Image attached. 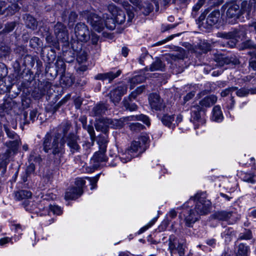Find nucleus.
<instances>
[{"label":"nucleus","instance_id":"nucleus-1","mask_svg":"<svg viewBox=\"0 0 256 256\" xmlns=\"http://www.w3.org/2000/svg\"><path fill=\"white\" fill-rule=\"evenodd\" d=\"M70 128L69 123L64 122L58 126L53 135L50 132H47L42 138L44 151L46 153L50 152L56 158H60L65 154L66 143L72 154L79 152V138L73 132L68 134Z\"/></svg>","mask_w":256,"mask_h":256},{"label":"nucleus","instance_id":"nucleus-2","mask_svg":"<svg viewBox=\"0 0 256 256\" xmlns=\"http://www.w3.org/2000/svg\"><path fill=\"white\" fill-rule=\"evenodd\" d=\"M202 196V194L197 193L182 206L183 210L181 214L184 216L188 227L192 226L200 216L206 215L210 212L211 202Z\"/></svg>","mask_w":256,"mask_h":256},{"label":"nucleus","instance_id":"nucleus-3","mask_svg":"<svg viewBox=\"0 0 256 256\" xmlns=\"http://www.w3.org/2000/svg\"><path fill=\"white\" fill-rule=\"evenodd\" d=\"M136 120L142 121L148 126H150V124L149 118L146 115L141 114L126 116L119 120L103 118L100 120L99 123L95 125V127L97 130H100L106 133L109 127L113 128H120L123 127L126 122Z\"/></svg>","mask_w":256,"mask_h":256},{"label":"nucleus","instance_id":"nucleus-4","mask_svg":"<svg viewBox=\"0 0 256 256\" xmlns=\"http://www.w3.org/2000/svg\"><path fill=\"white\" fill-rule=\"evenodd\" d=\"M83 16L87 20L88 23L96 31L100 32L104 28L109 30H113L115 28L114 20L112 18H109L108 14H104L102 15V18L90 12H84Z\"/></svg>","mask_w":256,"mask_h":256},{"label":"nucleus","instance_id":"nucleus-5","mask_svg":"<svg viewBox=\"0 0 256 256\" xmlns=\"http://www.w3.org/2000/svg\"><path fill=\"white\" fill-rule=\"evenodd\" d=\"M168 250L171 256L173 254L177 252L179 256H184L187 248L186 240L184 238H178L174 234H171L168 238Z\"/></svg>","mask_w":256,"mask_h":256},{"label":"nucleus","instance_id":"nucleus-6","mask_svg":"<svg viewBox=\"0 0 256 256\" xmlns=\"http://www.w3.org/2000/svg\"><path fill=\"white\" fill-rule=\"evenodd\" d=\"M140 141H134L130 148H128L124 152L120 155L119 158L123 163L127 162L130 161L132 158L134 157L135 154L136 152L142 153L145 150L142 146L140 145Z\"/></svg>","mask_w":256,"mask_h":256},{"label":"nucleus","instance_id":"nucleus-7","mask_svg":"<svg viewBox=\"0 0 256 256\" xmlns=\"http://www.w3.org/2000/svg\"><path fill=\"white\" fill-rule=\"evenodd\" d=\"M38 210H33L36 213H40V216L50 215V212L54 214L60 215L62 214L60 207L56 205H52L44 199L38 204Z\"/></svg>","mask_w":256,"mask_h":256},{"label":"nucleus","instance_id":"nucleus-8","mask_svg":"<svg viewBox=\"0 0 256 256\" xmlns=\"http://www.w3.org/2000/svg\"><path fill=\"white\" fill-rule=\"evenodd\" d=\"M54 34L58 42L68 44V33L66 26L61 22H57L54 26Z\"/></svg>","mask_w":256,"mask_h":256},{"label":"nucleus","instance_id":"nucleus-9","mask_svg":"<svg viewBox=\"0 0 256 256\" xmlns=\"http://www.w3.org/2000/svg\"><path fill=\"white\" fill-rule=\"evenodd\" d=\"M108 11L112 14L111 17L109 16V18H112L114 20L115 26L116 24H120L124 22L126 16L124 12L119 9L114 4H110L108 7Z\"/></svg>","mask_w":256,"mask_h":256},{"label":"nucleus","instance_id":"nucleus-10","mask_svg":"<svg viewBox=\"0 0 256 256\" xmlns=\"http://www.w3.org/2000/svg\"><path fill=\"white\" fill-rule=\"evenodd\" d=\"M217 36L219 38H223L224 42V46L230 48L234 47L238 42V32L234 30L228 32H218Z\"/></svg>","mask_w":256,"mask_h":256},{"label":"nucleus","instance_id":"nucleus-11","mask_svg":"<svg viewBox=\"0 0 256 256\" xmlns=\"http://www.w3.org/2000/svg\"><path fill=\"white\" fill-rule=\"evenodd\" d=\"M74 33L78 40L82 42H86L90 38L89 30L84 23L76 24L74 28Z\"/></svg>","mask_w":256,"mask_h":256},{"label":"nucleus","instance_id":"nucleus-12","mask_svg":"<svg viewBox=\"0 0 256 256\" xmlns=\"http://www.w3.org/2000/svg\"><path fill=\"white\" fill-rule=\"evenodd\" d=\"M127 86L125 84H121L112 90L110 92V100L115 105L121 100L122 97L126 93Z\"/></svg>","mask_w":256,"mask_h":256},{"label":"nucleus","instance_id":"nucleus-13","mask_svg":"<svg viewBox=\"0 0 256 256\" xmlns=\"http://www.w3.org/2000/svg\"><path fill=\"white\" fill-rule=\"evenodd\" d=\"M148 100L151 108L156 111H161L166 106L163 100L156 94H150Z\"/></svg>","mask_w":256,"mask_h":256},{"label":"nucleus","instance_id":"nucleus-14","mask_svg":"<svg viewBox=\"0 0 256 256\" xmlns=\"http://www.w3.org/2000/svg\"><path fill=\"white\" fill-rule=\"evenodd\" d=\"M241 8L243 14L246 13L248 16H250L256 10V0H249L248 2L243 1L241 4Z\"/></svg>","mask_w":256,"mask_h":256},{"label":"nucleus","instance_id":"nucleus-15","mask_svg":"<svg viewBox=\"0 0 256 256\" xmlns=\"http://www.w3.org/2000/svg\"><path fill=\"white\" fill-rule=\"evenodd\" d=\"M226 7V14L228 18H237L240 12L239 6L236 4H230L224 5L222 8Z\"/></svg>","mask_w":256,"mask_h":256},{"label":"nucleus","instance_id":"nucleus-16","mask_svg":"<svg viewBox=\"0 0 256 256\" xmlns=\"http://www.w3.org/2000/svg\"><path fill=\"white\" fill-rule=\"evenodd\" d=\"M202 109L198 105H194L191 108V120L194 122H204L203 118L201 116Z\"/></svg>","mask_w":256,"mask_h":256},{"label":"nucleus","instance_id":"nucleus-17","mask_svg":"<svg viewBox=\"0 0 256 256\" xmlns=\"http://www.w3.org/2000/svg\"><path fill=\"white\" fill-rule=\"evenodd\" d=\"M121 74V70L116 72H110L103 74H99L96 76V78L99 80H108L110 82L114 78L118 77Z\"/></svg>","mask_w":256,"mask_h":256},{"label":"nucleus","instance_id":"nucleus-18","mask_svg":"<svg viewBox=\"0 0 256 256\" xmlns=\"http://www.w3.org/2000/svg\"><path fill=\"white\" fill-rule=\"evenodd\" d=\"M220 14L218 10H214L211 12L206 20V24L208 26H212L216 24L219 20Z\"/></svg>","mask_w":256,"mask_h":256},{"label":"nucleus","instance_id":"nucleus-19","mask_svg":"<svg viewBox=\"0 0 256 256\" xmlns=\"http://www.w3.org/2000/svg\"><path fill=\"white\" fill-rule=\"evenodd\" d=\"M108 108V106L106 104H98L92 108L90 112V115L93 116H100L105 114Z\"/></svg>","mask_w":256,"mask_h":256},{"label":"nucleus","instance_id":"nucleus-20","mask_svg":"<svg viewBox=\"0 0 256 256\" xmlns=\"http://www.w3.org/2000/svg\"><path fill=\"white\" fill-rule=\"evenodd\" d=\"M83 191H82L80 188L72 187L68 188L66 191L65 198L66 200L76 199L80 197Z\"/></svg>","mask_w":256,"mask_h":256},{"label":"nucleus","instance_id":"nucleus-21","mask_svg":"<svg viewBox=\"0 0 256 256\" xmlns=\"http://www.w3.org/2000/svg\"><path fill=\"white\" fill-rule=\"evenodd\" d=\"M217 101V97L214 95L207 96L202 99L199 102V105L202 108H203L210 107L214 104Z\"/></svg>","mask_w":256,"mask_h":256},{"label":"nucleus","instance_id":"nucleus-22","mask_svg":"<svg viewBox=\"0 0 256 256\" xmlns=\"http://www.w3.org/2000/svg\"><path fill=\"white\" fill-rule=\"evenodd\" d=\"M158 117L162 124L165 126L170 128H173L175 127L174 124H172V122L174 120V115H168V114H165L162 116H158Z\"/></svg>","mask_w":256,"mask_h":256},{"label":"nucleus","instance_id":"nucleus-23","mask_svg":"<svg viewBox=\"0 0 256 256\" xmlns=\"http://www.w3.org/2000/svg\"><path fill=\"white\" fill-rule=\"evenodd\" d=\"M224 118V116L220 106H216L212 109V119L216 122H221Z\"/></svg>","mask_w":256,"mask_h":256},{"label":"nucleus","instance_id":"nucleus-24","mask_svg":"<svg viewBox=\"0 0 256 256\" xmlns=\"http://www.w3.org/2000/svg\"><path fill=\"white\" fill-rule=\"evenodd\" d=\"M232 213L230 212L220 211L214 214V218L220 220L228 222L232 217Z\"/></svg>","mask_w":256,"mask_h":256},{"label":"nucleus","instance_id":"nucleus-25","mask_svg":"<svg viewBox=\"0 0 256 256\" xmlns=\"http://www.w3.org/2000/svg\"><path fill=\"white\" fill-rule=\"evenodd\" d=\"M138 8L142 12L145 16L149 14L152 10V6L148 2H141L138 4Z\"/></svg>","mask_w":256,"mask_h":256},{"label":"nucleus","instance_id":"nucleus-26","mask_svg":"<svg viewBox=\"0 0 256 256\" xmlns=\"http://www.w3.org/2000/svg\"><path fill=\"white\" fill-rule=\"evenodd\" d=\"M165 64L162 62V61L157 58L153 62L150 68V70L153 72L156 70L162 71L164 70Z\"/></svg>","mask_w":256,"mask_h":256},{"label":"nucleus","instance_id":"nucleus-27","mask_svg":"<svg viewBox=\"0 0 256 256\" xmlns=\"http://www.w3.org/2000/svg\"><path fill=\"white\" fill-rule=\"evenodd\" d=\"M106 151H102L101 150H99L98 152L94 153L92 160L96 162H102L107 160V157L105 154Z\"/></svg>","mask_w":256,"mask_h":256},{"label":"nucleus","instance_id":"nucleus-28","mask_svg":"<svg viewBox=\"0 0 256 256\" xmlns=\"http://www.w3.org/2000/svg\"><path fill=\"white\" fill-rule=\"evenodd\" d=\"M122 102L124 106L127 110L130 111H134L136 110L138 108L136 104L133 102L132 99H130V98H125L124 99Z\"/></svg>","mask_w":256,"mask_h":256},{"label":"nucleus","instance_id":"nucleus-29","mask_svg":"<svg viewBox=\"0 0 256 256\" xmlns=\"http://www.w3.org/2000/svg\"><path fill=\"white\" fill-rule=\"evenodd\" d=\"M32 196V192L27 190H20L15 194V198L16 200H20L25 198H29Z\"/></svg>","mask_w":256,"mask_h":256},{"label":"nucleus","instance_id":"nucleus-30","mask_svg":"<svg viewBox=\"0 0 256 256\" xmlns=\"http://www.w3.org/2000/svg\"><path fill=\"white\" fill-rule=\"evenodd\" d=\"M82 124H83V128L87 130L88 133L89 134L90 139L92 140V144H93L94 142V140L96 138L95 136V132L93 126L92 125H88L87 126L86 124V120H84L82 121Z\"/></svg>","mask_w":256,"mask_h":256},{"label":"nucleus","instance_id":"nucleus-31","mask_svg":"<svg viewBox=\"0 0 256 256\" xmlns=\"http://www.w3.org/2000/svg\"><path fill=\"white\" fill-rule=\"evenodd\" d=\"M216 61L220 66H224V64H230L232 62L231 58L223 55L218 56V57L216 58Z\"/></svg>","mask_w":256,"mask_h":256},{"label":"nucleus","instance_id":"nucleus-32","mask_svg":"<svg viewBox=\"0 0 256 256\" xmlns=\"http://www.w3.org/2000/svg\"><path fill=\"white\" fill-rule=\"evenodd\" d=\"M124 8L126 10L127 14L128 16V21L131 22L134 18V12H133L134 8L132 6L130 5L128 2H124L122 4Z\"/></svg>","mask_w":256,"mask_h":256},{"label":"nucleus","instance_id":"nucleus-33","mask_svg":"<svg viewBox=\"0 0 256 256\" xmlns=\"http://www.w3.org/2000/svg\"><path fill=\"white\" fill-rule=\"evenodd\" d=\"M108 142V141L106 136H99L98 140L99 150H101L102 151H106Z\"/></svg>","mask_w":256,"mask_h":256},{"label":"nucleus","instance_id":"nucleus-34","mask_svg":"<svg viewBox=\"0 0 256 256\" xmlns=\"http://www.w3.org/2000/svg\"><path fill=\"white\" fill-rule=\"evenodd\" d=\"M236 94L238 96L243 97L247 96L250 92L252 94H256V89H252L250 90H248L245 88H241L240 89H237Z\"/></svg>","mask_w":256,"mask_h":256},{"label":"nucleus","instance_id":"nucleus-35","mask_svg":"<svg viewBox=\"0 0 256 256\" xmlns=\"http://www.w3.org/2000/svg\"><path fill=\"white\" fill-rule=\"evenodd\" d=\"M26 26L34 30L38 26V22L36 19L30 16H28L26 20Z\"/></svg>","mask_w":256,"mask_h":256},{"label":"nucleus","instance_id":"nucleus-36","mask_svg":"<svg viewBox=\"0 0 256 256\" xmlns=\"http://www.w3.org/2000/svg\"><path fill=\"white\" fill-rule=\"evenodd\" d=\"M248 250V247L244 244H240L238 245V251L236 256H247Z\"/></svg>","mask_w":256,"mask_h":256},{"label":"nucleus","instance_id":"nucleus-37","mask_svg":"<svg viewBox=\"0 0 256 256\" xmlns=\"http://www.w3.org/2000/svg\"><path fill=\"white\" fill-rule=\"evenodd\" d=\"M241 176L244 182L251 184H254L255 182V180L254 178V176L252 173L242 172Z\"/></svg>","mask_w":256,"mask_h":256},{"label":"nucleus","instance_id":"nucleus-38","mask_svg":"<svg viewBox=\"0 0 256 256\" xmlns=\"http://www.w3.org/2000/svg\"><path fill=\"white\" fill-rule=\"evenodd\" d=\"M252 238V232L250 230L245 229L244 232H240L239 234L238 238L240 240H250Z\"/></svg>","mask_w":256,"mask_h":256},{"label":"nucleus","instance_id":"nucleus-39","mask_svg":"<svg viewBox=\"0 0 256 256\" xmlns=\"http://www.w3.org/2000/svg\"><path fill=\"white\" fill-rule=\"evenodd\" d=\"M129 128L132 131L138 132L144 128V126L139 122H132L130 124Z\"/></svg>","mask_w":256,"mask_h":256},{"label":"nucleus","instance_id":"nucleus-40","mask_svg":"<svg viewBox=\"0 0 256 256\" xmlns=\"http://www.w3.org/2000/svg\"><path fill=\"white\" fill-rule=\"evenodd\" d=\"M87 53L84 50H81L77 54L76 60L79 64H82L86 61Z\"/></svg>","mask_w":256,"mask_h":256},{"label":"nucleus","instance_id":"nucleus-41","mask_svg":"<svg viewBox=\"0 0 256 256\" xmlns=\"http://www.w3.org/2000/svg\"><path fill=\"white\" fill-rule=\"evenodd\" d=\"M29 161L40 163L42 162V158L40 154H36L35 151H32L30 155Z\"/></svg>","mask_w":256,"mask_h":256},{"label":"nucleus","instance_id":"nucleus-42","mask_svg":"<svg viewBox=\"0 0 256 256\" xmlns=\"http://www.w3.org/2000/svg\"><path fill=\"white\" fill-rule=\"evenodd\" d=\"M204 2V0H198L197 3L194 6L192 15L194 18L196 16L197 12L200 9Z\"/></svg>","mask_w":256,"mask_h":256},{"label":"nucleus","instance_id":"nucleus-43","mask_svg":"<svg viewBox=\"0 0 256 256\" xmlns=\"http://www.w3.org/2000/svg\"><path fill=\"white\" fill-rule=\"evenodd\" d=\"M7 146L12 151L14 152L18 149L19 142L18 139L6 142Z\"/></svg>","mask_w":256,"mask_h":256},{"label":"nucleus","instance_id":"nucleus-44","mask_svg":"<svg viewBox=\"0 0 256 256\" xmlns=\"http://www.w3.org/2000/svg\"><path fill=\"white\" fill-rule=\"evenodd\" d=\"M233 230L232 228H226L224 231L222 232L221 235L222 238H224L226 240H228L231 236L233 234Z\"/></svg>","mask_w":256,"mask_h":256},{"label":"nucleus","instance_id":"nucleus-45","mask_svg":"<svg viewBox=\"0 0 256 256\" xmlns=\"http://www.w3.org/2000/svg\"><path fill=\"white\" fill-rule=\"evenodd\" d=\"M46 39V42L48 44H49L50 46H54L56 48L58 46V44L59 42L58 41L57 39L54 40L50 34L47 36Z\"/></svg>","mask_w":256,"mask_h":256},{"label":"nucleus","instance_id":"nucleus-46","mask_svg":"<svg viewBox=\"0 0 256 256\" xmlns=\"http://www.w3.org/2000/svg\"><path fill=\"white\" fill-rule=\"evenodd\" d=\"M148 140V137L146 134L141 135L138 138L137 141H140V145L142 146L143 148L146 150V144Z\"/></svg>","mask_w":256,"mask_h":256},{"label":"nucleus","instance_id":"nucleus-47","mask_svg":"<svg viewBox=\"0 0 256 256\" xmlns=\"http://www.w3.org/2000/svg\"><path fill=\"white\" fill-rule=\"evenodd\" d=\"M4 130L8 138L16 140L18 136L14 131L10 130L7 126H4Z\"/></svg>","mask_w":256,"mask_h":256},{"label":"nucleus","instance_id":"nucleus-48","mask_svg":"<svg viewBox=\"0 0 256 256\" xmlns=\"http://www.w3.org/2000/svg\"><path fill=\"white\" fill-rule=\"evenodd\" d=\"M237 89H238V88L235 87V86H232L230 88H227L223 90L221 92V96H222L224 97V96H228L229 94H232V92L236 90H237Z\"/></svg>","mask_w":256,"mask_h":256},{"label":"nucleus","instance_id":"nucleus-49","mask_svg":"<svg viewBox=\"0 0 256 256\" xmlns=\"http://www.w3.org/2000/svg\"><path fill=\"white\" fill-rule=\"evenodd\" d=\"M100 175L98 174L94 178H86L90 181V184H91V188L90 189L92 190L96 188V184L98 181V180L99 178Z\"/></svg>","mask_w":256,"mask_h":256},{"label":"nucleus","instance_id":"nucleus-50","mask_svg":"<svg viewBox=\"0 0 256 256\" xmlns=\"http://www.w3.org/2000/svg\"><path fill=\"white\" fill-rule=\"evenodd\" d=\"M86 182L82 178H78L76 180L75 184L77 188H80L82 191H83L82 188L85 184Z\"/></svg>","mask_w":256,"mask_h":256},{"label":"nucleus","instance_id":"nucleus-51","mask_svg":"<svg viewBox=\"0 0 256 256\" xmlns=\"http://www.w3.org/2000/svg\"><path fill=\"white\" fill-rule=\"evenodd\" d=\"M200 48L204 52H207L211 49V45L206 42H204L200 45Z\"/></svg>","mask_w":256,"mask_h":256},{"label":"nucleus","instance_id":"nucleus-52","mask_svg":"<svg viewBox=\"0 0 256 256\" xmlns=\"http://www.w3.org/2000/svg\"><path fill=\"white\" fill-rule=\"evenodd\" d=\"M206 19V14L204 12L200 16H199L198 20V24L199 26H203L204 28H206L207 26H205L206 22L204 23V20Z\"/></svg>","mask_w":256,"mask_h":256},{"label":"nucleus","instance_id":"nucleus-53","mask_svg":"<svg viewBox=\"0 0 256 256\" xmlns=\"http://www.w3.org/2000/svg\"><path fill=\"white\" fill-rule=\"evenodd\" d=\"M56 68H58V69L56 70L57 72H60L62 74L64 73L65 72V66H66V65L64 64V62H56Z\"/></svg>","mask_w":256,"mask_h":256},{"label":"nucleus","instance_id":"nucleus-54","mask_svg":"<svg viewBox=\"0 0 256 256\" xmlns=\"http://www.w3.org/2000/svg\"><path fill=\"white\" fill-rule=\"evenodd\" d=\"M35 166L34 164L30 163L26 168V173L27 176L31 174L34 172Z\"/></svg>","mask_w":256,"mask_h":256},{"label":"nucleus","instance_id":"nucleus-55","mask_svg":"<svg viewBox=\"0 0 256 256\" xmlns=\"http://www.w3.org/2000/svg\"><path fill=\"white\" fill-rule=\"evenodd\" d=\"M249 66L253 70L256 71V56L252 57L250 59Z\"/></svg>","mask_w":256,"mask_h":256},{"label":"nucleus","instance_id":"nucleus-56","mask_svg":"<svg viewBox=\"0 0 256 256\" xmlns=\"http://www.w3.org/2000/svg\"><path fill=\"white\" fill-rule=\"evenodd\" d=\"M78 17L77 14L74 12H71L68 16V23L74 22Z\"/></svg>","mask_w":256,"mask_h":256},{"label":"nucleus","instance_id":"nucleus-57","mask_svg":"<svg viewBox=\"0 0 256 256\" xmlns=\"http://www.w3.org/2000/svg\"><path fill=\"white\" fill-rule=\"evenodd\" d=\"M10 52V48L7 46H2L0 47V56H5Z\"/></svg>","mask_w":256,"mask_h":256},{"label":"nucleus","instance_id":"nucleus-58","mask_svg":"<svg viewBox=\"0 0 256 256\" xmlns=\"http://www.w3.org/2000/svg\"><path fill=\"white\" fill-rule=\"evenodd\" d=\"M16 24L15 22H12L9 24H8L5 27L4 30L6 32H10L14 30L15 28Z\"/></svg>","mask_w":256,"mask_h":256},{"label":"nucleus","instance_id":"nucleus-59","mask_svg":"<svg viewBox=\"0 0 256 256\" xmlns=\"http://www.w3.org/2000/svg\"><path fill=\"white\" fill-rule=\"evenodd\" d=\"M244 47L245 48H255L256 46L252 40H248L244 42Z\"/></svg>","mask_w":256,"mask_h":256},{"label":"nucleus","instance_id":"nucleus-60","mask_svg":"<svg viewBox=\"0 0 256 256\" xmlns=\"http://www.w3.org/2000/svg\"><path fill=\"white\" fill-rule=\"evenodd\" d=\"M195 95V94L194 92H191L188 93L184 98V100L185 102L188 101L192 99Z\"/></svg>","mask_w":256,"mask_h":256},{"label":"nucleus","instance_id":"nucleus-61","mask_svg":"<svg viewBox=\"0 0 256 256\" xmlns=\"http://www.w3.org/2000/svg\"><path fill=\"white\" fill-rule=\"evenodd\" d=\"M12 240L11 238H8V237H5L3 238L0 239V245L3 246L4 244H6L8 243V242H10Z\"/></svg>","mask_w":256,"mask_h":256},{"label":"nucleus","instance_id":"nucleus-62","mask_svg":"<svg viewBox=\"0 0 256 256\" xmlns=\"http://www.w3.org/2000/svg\"><path fill=\"white\" fill-rule=\"evenodd\" d=\"M173 38V36H170L164 40H160V41H159L158 42H157L156 43L154 44V46H160V45H161V44H165L166 42L170 40H171L172 38Z\"/></svg>","mask_w":256,"mask_h":256},{"label":"nucleus","instance_id":"nucleus-63","mask_svg":"<svg viewBox=\"0 0 256 256\" xmlns=\"http://www.w3.org/2000/svg\"><path fill=\"white\" fill-rule=\"evenodd\" d=\"M248 216L252 218H256V208L250 209V210Z\"/></svg>","mask_w":256,"mask_h":256},{"label":"nucleus","instance_id":"nucleus-64","mask_svg":"<svg viewBox=\"0 0 256 256\" xmlns=\"http://www.w3.org/2000/svg\"><path fill=\"white\" fill-rule=\"evenodd\" d=\"M249 26L250 30L254 32V36H256V21L250 24Z\"/></svg>","mask_w":256,"mask_h":256}]
</instances>
